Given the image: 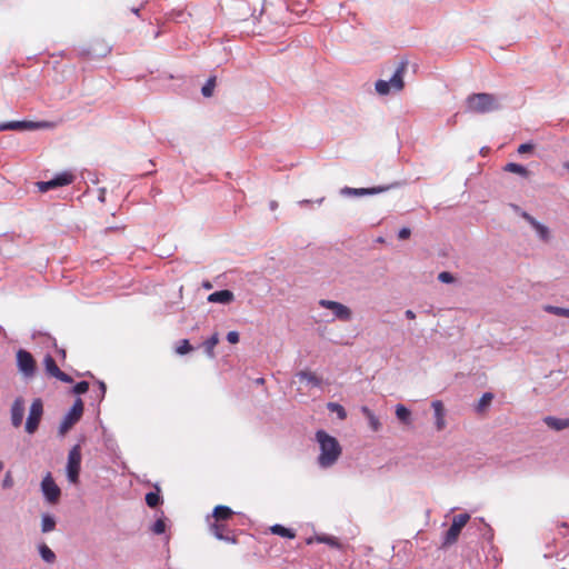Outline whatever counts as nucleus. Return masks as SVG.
<instances>
[{
	"label": "nucleus",
	"mask_w": 569,
	"mask_h": 569,
	"mask_svg": "<svg viewBox=\"0 0 569 569\" xmlns=\"http://www.w3.org/2000/svg\"><path fill=\"white\" fill-rule=\"evenodd\" d=\"M410 234H411V230L409 228H407V227H403V228H401L399 230L398 238L400 240H406V239H408L410 237Z\"/></svg>",
	"instance_id": "nucleus-46"
},
{
	"label": "nucleus",
	"mask_w": 569,
	"mask_h": 569,
	"mask_svg": "<svg viewBox=\"0 0 569 569\" xmlns=\"http://www.w3.org/2000/svg\"><path fill=\"white\" fill-rule=\"evenodd\" d=\"M81 468V448L76 445L71 448L68 455L67 477L71 483H78L79 473Z\"/></svg>",
	"instance_id": "nucleus-7"
},
{
	"label": "nucleus",
	"mask_w": 569,
	"mask_h": 569,
	"mask_svg": "<svg viewBox=\"0 0 569 569\" xmlns=\"http://www.w3.org/2000/svg\"><path fill=\"white\" fill-rule=\"evenodd\" d=\"M545 423L557 431L569 428V419H560L556 417L548 416L543 419Z\"/></svg>",
	"instance_id": "nucleus-23"
},
{
	"label": "nucleus",
	"mask_w": 569,
	"mask_h": 569,
	"mask_svg": "<svg viewBox=\"0 0 569 569\" xmlns=\"http://www.w3.org/2000/svg\"><path fill=\"white\" fill-rule=\"evenodd\" d=\"M469 519V513H459L453 517L450 528L443 535L442 547H449L457 542L461 529L467 525Z\"/></svg>",
	"instance_id": "nucleus-4"
},
{
	"label": "nucleus",
	"mask_w": 569,
	"mask_h": 569,
	"mask_svg": "<svg viewBox=\"0 0 569 569\" xmlns=\"http://www.w3.org/2000/svg\"><path fill=\"white\" fill-rule=\"evenodd\" d=\"M216 87V76H211L204 86L201 88V93L203 97H211L213 93V89Z\"/></svg>",
	"instance_id": "nucleus-35"
},
{
	"label": "nucleus",
	"mask_w": 569,
	"mask_h": 569,
	"mask_svg": "<svg viewBox=\"0 0 569 569\" xmlns=\"http://www.w3.org/2000/svg\"><path fill=\"white\" fill-rule=\"evenodd\" d=\"M492 399H493V393L485 392L476 406V411L478 413L486 411L487 408L491 405Z\"/></svg>",
	"instance_id": "nucleus-32"
},
{
	"label": "nucleus",
	"mask_w": 569,
	"mask_h": 569,
	"mask_svg": "<svg viewBox=\"0 0 569 569\" xmlns=\"http://www.w3.org/2000/svg\"><path fill=\"white\" fill-rule=\"evenodd\" d=\"M270 531L273 535H277V536H280L283 538H288V539H293L296 537V532L292 529L286 528L279 523L271 526Z\"/></svg>",
	"instance_id": "nucleus-28"
},
{
	"label": "nucleus",
	"mask_w": 569,
	"mask_h": 569,
	"mask_svg": "<svg viewBox=\"0 0 569 569\" xmlns=\"http://www.w3.org/2000/svg\"><path fill=\"white\" fill-rule=\"evenodd\" d=\"M468 109L476 113H487L499 108L493 94L473 93L467 98Z\"/></svg>",
	"instance_id": "nucleus-2"
},
{
	"label": "nucleus",
	"mask_w": 569,
	"mask_h": 569,
	"mask_svg": "<svg viewBox=\"0 0 569 569\" xmlns=\"http://www.w3.org/2000/svg\"><path fill=\"white\" fill-rule=\"evenodd\" d=\"M42 416L43 402L40 398H37L30 406L29 415L24 425V430L27 433L33 435L38 430Z\"/></svg>",
	"instance_id": "nucleus-6"
},
{
	"label": "nucleus",
	"mask_w": 569,
	"mask_h": 569,
	"mask_svg": "<svg viewBox=\"0 0 569 569\" xmlns=\"http://www.w3.org/2000/svg\"><path fill=\"white\" fill-rule=\"evenodd\" d=\"M563 168L567 169L569 171V161L565 162L563 163Z\"/></svg>",
	"instance_id": "nucleus-52"
},
{
	"label": "nucleus",
	"mask_w": 569,
	"mask_h": 569,
	"mask_svg": "<svg viewBox=\"0 0 569 569\" xmlns=\"http://www.w3.org/2000/svg\"><path fill=\"white\" fill-rule=\"evenodd\" d=\"M535 146L532 143H522L518 147V153L522 154V153H527V152H531L533 150Z\"/></svg>",
	"instance_id": "nucleus-44"
},
{
	"label": "nucleus",
	"mask_w": 569,
	"mask_h": 569,
	"mask_svg": "<svg viewBox=\"0 0 569 569\" xmlns=\"http://www.w3.org/2000/svg\"><path fill=\"white\" fill-rule=\"evenodd\" d=\"M312 542H313V538H309V539H307V543H308V545H311Z\"/></svg>",
	"instance_id": "nucleus-56"
},
{
	"label": "nucleus",
	"mask_w": 569,
	"mask_h": 569,
	"mask_svg": "<svg viewBox=\"0 0 569 569\" xmlns=\"http://www.w3.org/2000/svg\"><path fill=\"white\" fill-rule=\"evenodd\" d=\"M192 350H193V347L190 345L188 339L180 340L176 347V352L180 356L187 355L188 352H190Z\"/></svg>",
	"instance_id": "nucleus-36"
},
{
	"label": "nucleus",
	"mask_w": 569,
	"mask_h": 569,
	"mask_svg": "<svg viewBox=\"0 0 569 569\" xmlns=\"http://www.w3.org/2000/svg\"><path fill=\"white\" fill-rule=\"evenodd\" d=\"M17 366H18L19 371L26 378H32L36 375V371H37L36 361H34L32 355L24 349H20L17 352Z\"/></svg>",
	"instance_id": "nucleus-10"
},
{
	"label": "nucleus",
	"mask_w": 569,
	"mask_h": 569,
	"mask_svg": "<svg viewBox=\"0 0 569 569\" xmlns=\"http://www.w3.org/2000/svg\"><path fill=\"white\" fill-rule=\"evenodd\" d=\"M418 68L419 64L416 60H411L409 57L403 56L398 58L393 71L400 72L406 71L407 69H412V71H416Z\"/></svg>",
	"instance_id": "nucleus-22"
},
{
	"label": "nucleus",
	"mask_w": 569,
	"mask_h": 569,
	"mask_svg": "<svg viewBox=\"0 0 569 569\" xmlns=\"http://www.w3.org/2000/svg\"><path fill=\"white\" fill-rule=\"evenodd\" d=\"M327 408L330 412H336L340 420H345L347 418V411L341 405L337 402H329Z\"/></svg>",
	"instance_id": "nucleus-34"
},
{
	"label": "nucleus",
	"mask_w": 569,
	"mask_h": 569,
	"mask_svg": "<svg viewBox=\"0 0 569 569\" xmlns=\"http://www.w3.org/2000/svg\"><path fill=\"white\" fill-rule=\"evenodd\" d=\"M312 201L311 200H308V199H303V200H300L298 202L299 206L303 207V206H308L310 204Z\"/></svg>",
	"instance_id": "nucleus-48"
},
{
	"label": "nucleus",
	"mask_w": 569,
	"mask_h": 569,
	"mask_svg": "<svg viewBox=\"0 0 569 569\" xmlns=\"http://www.w3.org/2000/svg\"><path fill=\"white\" fill-rule=\"evenodd\" d=\"M323 200H325V198L322 197V198L318 199L316 202H317L318 204H321V203L323 202Z\"/></svg>",
	"instance_id": "nucleus-53"
},
{
	"label": "nucleus",
	"mask_w": 569,
	"mask_h": 569,
	"mask_svg": "<svg viewBox=\"0 0 569 569\" xmlns=\"http://www.w3.org/2000/svg\"><path fill=\"white\" fill-rule=\"evenodd\" d=\"M59 352H60V356L66 357V351L63 349H61Z\"/></svg>",
	"instance_id": "nucleus-55"
},
{
	"label": "nucleus",
	"mask_w": 569,
	"mask_h": 569,
	"mask_svg": "<svg viewBox=\"0 0 569 569\" xmlns=\"http://www.w3.org/2000/svg\"><path fill=\"white\" fill-rule=\"evenodd\" d=\"M111 51V47L103 39H93L89 42L86 50L87 54L92 58L106 57Z\"/></svg>",
	"instance_id": "nucleus-15"
},
{
	"label": "nucleus",
	"mask_w": 569,
	"mask_h": 569,
	"mask_svg": "<svg viewBox=\"0 0 569 569\" xmlns=\"http://www.w3.org/2000/svg\"><path fill=\"white\" fill-rule=\"evenodd\" d=\"M513 208H515L516 211L520 210L518 206H513Z\"/></svg>",
	"instance_id": "nucleus-59"
},
{
	"label": "nucleus",
	"mask_w": 569,
	"mask_h": 569,
	"mask_svg": "<svg viewBox=\"0 0 569 569\" xmlns=\"http://www.w3.org/2000/svg\"><path fill=\"white\" fill-rule=\"evenodd\" d=\"M227 340L230 343H232V345L238 343L239 342V332H237V331H229L227 333Z\"/></svg>",
	"instance_id": "nucleus-45"
},
{
	"label": "nucleus",
	"mask_w": 569,
	"mask_h": 569,
	"mask_svg": "<svg viewBox=\"0 0 569 569\" xmlns=\"http://www.w3.org/2000/svg\"><path fill=\"white\" fill-rule=\"evenodd\" d=\"M520 216L535 229L540 240L545 242L550 240L551 234L547 226L540 223L536 218L526 211H521Z\"/></svg>",
	"instance_id": "nucleus-16"
},
{
	"label": "nucleus",
	"mask_w": 569,
	"mask_h": 569,
	"mask_svg": "<svg viewBox=\"0 0 569 569\" xmlns=\"http://www.w3.org/2000/svg\"><path fill=\"white\" fill-rule=\"evenodd\" d=\"M13 485H14V480H13L12 473L10 471H7V473L4 475V478L2 480V488L10 489L13 487Z\"/></svg>",
	"instance_id": "nucleus-42"
},
{
	"label": "nucleus",
	"mask_w": 569,
	"mask_h": 569,
	"mask_svg": "<svg viewBox=\"0 0 569 569\" xmlns=\"http://www.w3.org/2000/svg\"><path fill=\"white\" fill-rule=\"evenodd\" d=\"M438 280L442 283H452L455 281V277L448 271H442L438 274Z\"/></svg>",
	"instance_id": "nucleus-41"
},
{
	"label": "nucleus",
	"mask_w": 569,
	"mask_h": 569,
	"mask_svg": "<svg viewBox=\"0 0 569 569\" xmlns=\"http://www.w3.org/2000/svg\"><path fill=\"white\" fill-rule=\"evenodd\" d=\"M203 287H204L206 289H210L212 286H211V283H210V282H204V283H203Z\"/></svg>",
	"instance_id": "nucleus-51"
},
{
	"label": "nucleus",
	"mask_w": 569,
	"mask_h": 569,
	"mask_svg": "<svg viewBox=\"0 0 569 569\" xmlns=\"http://www.w3.org/2000/svg\"><path fill=\"white\" fill-rule=\"evenodd\" d=\"M234 300V295L228 289L214 291L208 296V301L213 303L228 305Z\"/></svg>",
	"instance_id": "nucleus-20"
},
{
	"label": "nucleus",
	"mask_w": 569,
	"mask_h": 569,
	"mask_svg": "<svg viewBox=\"0 0 569 569\" xmlns=\"http://www.w3.org/2000/svg\"><path fill=\"white\" fill-rule=\"evenodd\" d=\"M396 417L405 425L411 423V411L403 405L396 406Z\"/></svg>",
	"instance_id": "nucleus-30"
},
{
	"label": "nucleus",
	"mask_w": 569,
	"mask_h": 569,
	"mask_svg": "<svg viewBox=\"0 0 569 569\" xmlns=\"http://www.w3.org/2000/svg\"><path fill=\"white\" fill-rule=\"evenodd\" d=\"M207 523L209 527V531L212 536H214L218 540L226 541L229 543H237V537L231 529V523L229 521L216 522L211 520L210 517H207Z\"/></svg>",
	"instance_id": "nucleus-3"
},
{
	"label": "nucleus",
	"mask_w": 569,
	"mask_h": 569,
	"mask_svg": "<svg viewBox=\"0 0 569 569\" xmlns=\"http://www.w3.org/2000/svg\"><path fill=\"white\" fill-rule=\"evenodd\" d=\"M24 416V399L22 397H17L11 405L10 417L11 425L14 428H19L22 425Z\"/></svg>",
	"instance_id": "nucleus-18"
},
{
	"label": "nucleus",
	"mask_w": 569,
	"mask_h": 569,
	"mask_svg": "<svg viewBox=\"0 0 569 569\" xmlns=\"http://www.w3.org/2000/svg\"><path fill=\"white\" fill-rule=\"evenodd\" d=\"M88 389L89 383L87 381H80L72 388V392L76 395H82L86 393Z\"/></svg>",
	"instance_id": "nucleus-40"
},
{
	"label": "nucleus",
	"mask_w": 569,
	"mask_h": 569,
	"mask_svg": "<svg viewBox=\"0 0 569 569\" xmlns=\"http://www.w3.org/2000/svg\"><path fill=\"white\" fill-rule=\"evenodd\" d=\"M318 542H321V543H327L333 548H339L340 547V543L338 541V539L333 536H317L315 538Z\"/></svg>",
	"instance_id": "nucleus-37"
},
{
	"label": "nucleus",
	"mask_w": 569,
	"mask_h": 569,
	"mask_svg": "<svg viewBox=\"0 0 569 569\" xmlns=\"http://www.w3.org/2000/svg\"><path fill=\"white\" fill-rule=\"evenodd\" d=\"M38 551L43 561L53 563L57 559L56 553L44 543L38 546Z\"/></svg>",
	"instance_id": "nucleus-27"
},
{
	"label": "nucleus",
	"mask_w": 569,
	"mask_h": 569,
	"mask_svg": "<svg viewBox=\"0 0 569 569\" xmlns=\"http://www.w3.org/2000/svg\"><path fill=\"white\" fill-rule=\"evenodd\" d=\"M56 519L53 516L49 515V513H44L42 515L41 517V531L43 533H48V532H51L56 529Z\"/></svg>",
	"instance_id": "nucleus-29"
},
{
	"label": "nucleus",
	"mask_w": 569,
	"mask_h": 569,
	"mask_svg": "<svg viewBox=\"0 0 569 569\" xmlns=\"http://www.w3.org/2000/svg\"><path fill=\"white\" fill-rule=\"evenodd\" d=\"M82 415L83 402L80 398H77L59 426V435L63 437L81 419Z\"/></svg>",
	"instance_id": "nucleus-5"
},
{
	"label": "nucleus",
	"mask_w": 569,
	"mask_h": 569,
	"mask_svg": "<svg viewBox=\"0 0 569 569\" xmlns=\"http://www.w3.org/2000/svg\"><path fill=\"white\" fill-rule=\"evenodd\" d=\"M435 411L436 428L438 431L442 430L446 426L445 421V408L441 401L436 400L431 403Z\"/></svg>",
	"instance_id": "nucleus-21"
},
{
	"label": "nucleus",
	"mask_w": 569,
	"mask_h": 569,
	"mask_svg": "<svg viewBox=\"0 0 569 569\" xmlns=\"http://www.w3.org/2000/svg\"><path fill=\"white\" fill-rule=\"evenodd\" d=\"M43 365H44L47 375H49L50 377H53V378H56L62 382H66V383H71L73 381L69 375H67L66 372L60 370V368L57 366L56 360L52 358V356L47 355L43 359Z\"/></svg>",
	"instance_id": "nucleus-14"
},
{
	"label": "nucleus",
	"mask_w": 569,
	"mask_h": 569,
	"mask_svg": "<svg viewBox=\"0 0 569 569\" xmlns=\"http://www.w3.org/2000/svg\"><path fill=\"white\" fill-rule=\"evenodd\" d=\"M74 180V174L69 171H63L58 173L53 179L49 181H38L36 182V187L42 193L48 192L49 190L68 186L72 183Z\"/></svg>",
	"instance_id": "nucleus-9"
},
{
	"label": "nucleus",
	"mask_w": 569,
	"mask_h": 569,
	"mask_svg": "<svg viewBox=\"0 0 569 569\" xmlns=\"http://www.w3.org/2000/svg\"><path fill=\"white\" fill-rule=\"evenodd\" d=\"M399 183H391V184H388V186H379V187H372V188H350V187H345L341 189V194H345V196H357V197H361V196H373V194H378V193H381V192H385V191H388L395 187H397Z\"/></svg>",
	"instance_id": "nucleus-13"
},
{
	"label": "nucleus",
	"mask_w": 569,
	"mask_h": 569,
	"mask_svg": "<svg viewBox=\"0 0 569 569\" xmlns=\"http://www.w3.org/2000/svg\"><path fill=\"white\" fill-rule=\"evenodd\" d=\"M41 491L49 503H57L61 496V490L54 482L52 475L48 472L41 481Z\"/></svg>",
	"instance_id": "nucleus-11"
},
{
	"label": "nucleus",
	"mask_w": 569,
	"mask_h": 569,
	"mask_svg": "<svg viewBox=\"0 0 569 569\" xmlns=\"http://www.w3.org/2000/svg\"><path fill=\"white\" fill-rule=\"evenodd\" d=\"M361 412L367 418L370 429L372 431H379L381 422L378 417L367 406L361 407Z\"/></svg>",
	"instance_id": "nucleus-24"
},
{
	"label": "nucleus",
	"mask_w": 569,
	"mask_h": 569,
	"mask_svg": "<svg viewBox=\"0 0 569 569\" xmlns=\"http://www.w3.org/2000/svg\"><path fill=\"white\" fill-rule=\"evenodd\" d=\"M3 468H4V465L2 461H0V472L3 470Z\"/></svg>",
	"instance_id": "nucleus-57"
},
{
	"label": "nucleus",
	"mask_w": 569,
	"mask_h": 569,
	"mask_svg": "<svg viewBox=\"0 0 569 569\" xmlns=\"http://www.w3.org/2000/svg\"><path fill=\"white\" fill-rule=\"evenodd\" d=\"M104 197H106L104 190H101L100 194H99V200L103 202L104 201Z\"/></svg>",
	"instance_id": "nucleus-50"
},
{
	"label": "nucleus",
	"mask_w": 569,
	"mask_h": 569,
	"mask_svg": "<svg viewBox=\"0 0 569 569\" xmlns=\"http://www.w3.org/2000/svg\"><path fill=\"white\" fill-rule=\"evenodd\" d=\"M146 503L150 507V508H157L159 505L162 503V498L159 493V490L158 491H150L146 495Z\"/></svg>",
	"instance_id": "nucleus-33"
},
{
	"label": "nucleus",
	"mask_w": 569,
	"mask_h": 569,
	"mask_svg": "<svg viewBox=\"0 0 569 569\" xmlns=\"http://www.w3.org/2000/svg\"><path fill=\"white\" fill-rule=\"evenodd\" d=\"M565 317L569 318V309L567 308Z\"/></svg>",
	"instance_id": "nucleus-58"
},
{
	"label": "nucleus",
	"mask_w": 569,
	"mask_h": 569,
	"mask_svg": "<svg viewBox=\"0 0 569 569\" xmlns=\"http://www.w3.org/2000/svg\"><path fill=\"white\" fill-rule=\"evenodd\" d=\"M403 86L402 73H393L389 80H378L375 88L380 96H387L401 91Z\"/></svg>",
	"instance_id": "nucleus-8"
},
{
	"label": "nucleus",
	"mask_w": 569,
	"mask_h": 569,
	"mask_svg": "<svg viewBox=\"0 0 569 569\" xmlns=\"http://www.w3.org/2000/svg\"><path fill=\"white\" fill-rule=\"evenodd\" d=\"M297 377L301 381H303V380L307 381L312 387H320L322 383V379L320 377H318L315 372H311V371H306V370L299 371L297 373Z\"/></svg>",
	"instance_id": "nucleus-26"
},
{
	"label": "nucleus",
	"mask_w": 569,
	"mask_h": 569,
	"mask_svg": "<svg viewBox=\"0 0 569 569\" xmlns=\"http://www.w3.org/2000/svg\"><path fill=\"white\" fill-rule=\"evenodd\" d=\"M405 316H406L408 319H410V320H413V319L416 318V313H415L412 310H410V309H408V310L405 312Z\"/></svg>",
	"instance_id": "nucleus-47"
},
{
	"label": "nucleus",
	"mask_w": 569,
	"mask_h": 569,
	"mask_svg": "<svg viewBox=\"0 0 569 569\" xmlns=\"http://www.w3.org/2000/svg\"><path fill=\"white\" fill-rule=\"evenodd\" d=\"M154 535H162L166 531V523L163 519H158L151 527Z\"/></svg>",
	"instance_id": "nucleus-39"
},
{
	"label": "nucleus",
	"mask_w": 569,
	"mask_h": 569,
	"mask_svg": "<svg viewBox=\"0 0 569 569\" xmlns=\"http://www.w3.org/2000/svg\"><path fill=\"white\" fill-rule=\"evenodd\" d=\"M219 343V333L214 332L210 338H208L203 343L202 347L204 349L206 355L213 359L216 357L214 348Z\"/></svg>",
	"instance_id": "nucleus-25"
},
{
	"label": "nucleus",
	"mask_w": 569,
	"mask_h": 569,
	"mask_svg": "<svg viewBox=\"0 0 569 569\" xmlns=\"http://www.w3.org/2000/svg\"><path fill=\"white\" fill-rule=\"evenodd\" d=\"M269 207L271 210H276L278 208V202L272 200V201H270Z\"/></svg>",
	"instance_id": "nucleus-49"
},
{
	"label": "nucleus",
	"mask_w": 569,
	"mask_h": 569,
	"mask_svg": "<svg viewBox=\"0 0 569 569\" xmlns=\"http://www.w3.org/2000/svg\"><path fill=\"white\" fill-rule=\"evenodd\" d=\"M236 512L228 506L218 505L213 508L211 516V520L216 522L229 521L231 522Z\"/></svg>",
	"instance_id": "nucleus-19"
},
{
	"label": "nucleus",
	"mask_w": 569,
	"mask_h": 569,
	"mask_svg": "<svg viewBox=\"0 0 569 569\" xmlns=\"http://www.w3.org/2000/svg\"><path fill=\"white\" fill-rule=\"evenodd\" d=\"M319 305L322 308L329 309L333 312L336 319L340 321H350L352 318V311L349 307L332 300L321 299Z\"/></svg>",
	"instance_id": "nucleus-12"
},
{
	"label": "nucleus",
	"mask_w": 569,
	"mask_h": 569,
	"mask_svg": "<svg viewBox=\"0 0 569 569\" xmlns=\"http://www.w3.org/2000/svg\"><path fill=\"white\" fill-rule=\"evenodd\" d=\"M505 170L508 172L520 174L525 178H528L530 174L529 170L525 166L515 162L507 163Z\"/></svg>",
	"instance_id": "nucleus-31"
},
{
	"label": "nucleus",
	"mask_w": 569,
	"mask_h": 569,
	"mask_svg": "<svg viewBox=\"0 0 569 569\" xmlns=\"http://www.w3.org/2000/svg\"><path fill=\"white\" fill-rule=\"evenodd\" d=\"M98 395H97V398L99 401H101L104 396H106V391H107V387H106V383L103 381H98Z\"/></svg>",
	"instance_id": "nucleus-43"
},
{
	"label": "nucleus",
	"mask_w": 569,
	"mask_h": 569,
	"mask_svg": "<svg viewBox=\"0 0 569 569\" xmlns=\"http://www.w3.org/2000/svg\"><path fill=\"white\" fill-rule=\"evenodd\" d=\"M47 127L46 122L33 121H10L0 124V131L3 130H34Z\"/></svg>",
	"instance_id": "nucleus-17"
},
{
	"label": "nucleus",
	"mask_w": 569,
	"mask_h": 569,
	"mask_svg": "<svg viewBox=\"0 0 569 569\" xmlns=\"http://www.w3.org/2000/svg\"><path fill=\"white\" fill-rule=\"evenodd\" d=\"M316 440L320 448L318 465L323 469L332 467L342 453L339 441L325 430H318L316 432Z\"/></svg>",
	"instance_id": "nucleus-1"
},
{
	"label": "nucleus",
	"mask_w": 569,
	"mask_h": 569,
	"mask_svg": "<svg viewBox=\"0 0 569 569\" xmlns=\"http://www.w3.org/2000/svg\"><path fill=\"white\" fill-rule=\"evenodd\" d=\"M543 310L548 313H551V315H555L558 317H565L567 308L547 305L543 307Z\"/></svg>",
	"instance_id": "nucleus-38"
},
{
	"label": "nucleus",
	"mask_w": 569,
	"mask_h": 569,
	"mask_svg": "<svg viewBox=\"0 0 569 569\" xmlns=\"http://www.w3.org/2000/svg\"><path fill=\"white\" fill-rule=\"evenodd\" d=\"M264 382V379L263 378H259L257 379V383H263Z\"/></svg>",
	"instance_id": "nucleus-54"
}]
</instances>
